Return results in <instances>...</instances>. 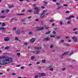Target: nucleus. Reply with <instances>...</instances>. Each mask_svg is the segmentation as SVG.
<instances>
[{
  "mask_svg": "<svg viewBox=\"0 0 78 78\" xmlns=\"http://www.w3.org/2000/svg\"><path fill=\"white\" fill-rule=\"evenodd\" d=\"M50 31H49L48 32H46L45 33V34H50Z\"/></svg>",
  "mask_w": 78,
  "mask_h": 78,
  "instance_id": "nucleus-20",
  "label": "nucleus"
},
{
  "mask_svg": "<svg viewBox=\"0 0 78 78\" xmlns=\"http://www.w3.org/2000/svg\"><path fill=\"white\" fill-rule=\"evenodd\" d=\"M59 23L60 25H62V21H60L59 22Z\"/></svg>",
  "mask_w": 78,
  "mask_h": 78,
  "instance_id": "nucleus-27",
  "label": "nucleus"
},
{
  "mask_svg": "<svg viewBox=\"0 0 78 78\" xmlns=\"http://www.w3.org/2000/svg\"><path fill=\"white\" fill-rule=\"evenodd\" d=\"M5 16H0V18H1V19H2V18H5Z\"/></svg>",
  "mask_w": 78,
  "mask_h": 78,
  "instance_id": "nucleus-38",
  "label": "nucleus"
},
{
  "mask_svg": "<svg viewBox=\"0 0 78 78\" xmlns=\"http://www.w3.org/2000/svg\"><path fill=\"white\" fill-rule=\"evenodd\" d=\"M16 34H20V31L19 30H17L16 31Z\"/></svg>",
  "mask_w": 78,
  "mask_h": 78,
  "instance_id": "nucleus-16",
  "label": "nucleus"
},
{
  "mask_svg": "<svg viewBox=\"0 0 78 78\" xmlns=\"http://www.w3.org/2000/svg\"><path fill=\"white\" fill-rule=\"evenodd\" d=\"M52 33L53 34H56V32L55 31H53V32H52Z\"/></svg>",
  "mask_w": 78,
  "mask_h": 78,
  "instance_id": "nucleus-49",
  "label": "nucleus"
},
{
  "mask_svg": "<svg viewBox=\"0 0 78 78\" xmlns=\"http://www.w3.org/2000/svg\"><path fill=\"white\" fill-rule=\"evenodd\" d=\"M41 8H42V9H44V8H45V7L42 6L41 7Z\"/></svg>",
  "mask_w": 78,
  "mask_h": 78,
  "instance_id": "nucleus-59",
  "label": "nucleus"
},
{
  "mask_svg": "<svg viewBox=\"0 0 78 78\" xmlns=\"http://www.w3.org/2000/svg\"><path fill=\"white\" fill-rule=\"evenodd\" d=\"M47 10H45L44 11H43V13L41 14L40 16V19H42L44 16H45V14L47 12Z\"/></svg>",
  "mask_w": 78,
  "mask_h": 78,
  "instance_id": "nucleus-2",
  "label": "nucleus"
},
{
  "mask_svg": "<svg viewBox=\"0 0 78 78\" xmlns=\"http://www.w3.org/2000/svg\"><path fill=\"white\" fill-rule=\"evenodd\" d=\"M77 30V28H74L73 30V31H75V30Z\"/></svg>",
  "mask_w": 78,
  "mask_h": 78,
  "instance_id": "nucleus-31",
  "label": "nucleus"
},
{
  "mask_svg": "<svg viewBox=\"0 0 78 78\" xmlns=\"http://www.w3.org/2000/svg\"><path fill=\"white\" fill-rule=\"evenodd\" d=\"M65 45L66 46H69L70 45L69 44H65Z\"/></svg>",
  "mask_w": 78,
  "mask_h": 78,
  "instance_id": "nucleus-48",
  "label": "nucleus"
},
{
  "mask_svg": "<svg viewBox=\"0 0 78 78\" xmlns=\"http://www.w3.org/2000/svg\"><path fill=\"white\" fill-rule=\"evenodd\" d=\"M27 44H27V43H24V45H27Z\"/></svg>",
  "mask_w": 78,
  "mask_h": 78,
  "instance_id": "nucleus-60",
  "label": "nucleus"
},
{
  "mask_svg": "<svg viewBox=\"0 0 78 78\" xmlns=\"http://www.w3.org/2000/svg\"><path fill=\"white\" fill-rule=\"evenodd\" d=\"M72 39H73L74 42H77V38L76 37H73Z\"/></svg>",
  "mask_w": 78,
  "mask_h": 78,
  "instance_id": "nucleus-6",
  "label": "nucleus"
},
{
  "mask_svg": "<svg viewBox=\"0 0 78 78\" xmlns=\"http://www.w3.org/2000/svg\"><path fill=\"white\" fill-rule=\"evenodd\" d=\"M21 69H24V67L23 66H22L21 67Z\"/></svg>",
  "mask_w": 78,
  "mask_h": 78,
  "instance_id": "nucleus-53",
  "label": "nucleus"
},
{
  "mask_svg": "<svg viewBox=\"0 0 78 78\" xmlns=\"http://www.w3.org/2000/svg\"><path fill=\"white\" fill-rule=\"evenodd\" d=\"M68 41L69 42H71V40H68Z\"/></svg>",
  "mask_w": 78,
  "mask_h": 78,
  "instance_id": "nucleus-62",
  "label": "nucleus"
},
{
  "mask_svg": "<svg viewBox=\"0 0 78 78\" xmlns=\"http://www.w3.org/2000/svg\"><path fill=\"white\" fill-rule=\"evenodd\" d=\"M69 12H69V11H66V14H68V13H69Z\"/></svg>",
  "mask_w": 78,
  "mask_h": 78,
  "instance_id": "nucleus-44",
  "label": "nucleus"
},
{
  "mask_svg": "<svg viewBox=\"0 0 78 78\" xmlns=\"http://www.w3.org/2000/svg\"><path fill=\"white\" fill-rule=\"evenodd\" d=\"M17 15L18 16H25V14H18Z\"/></svg>",
  "mask_w": 78,
  "mask_h": 78,
  "instance_id": "nucleus-21",
  "label": "nucleus"
},
{
  "mask_svg": "<svg viewBox=\"0 0 78 78\" xmlns=\"http://www.w3.org/2000/svg\"><path fill=\"white\" fill-rule=\"evenodd\" d=\"M73 53V51H72L71 53L69 54V56H71V55H72Z\"/></svg>",
  "mask_w": 78,
  "mask_h": 78,
  "instance_id": "nucleus-35",
  "label": "nucleus"
},
{
  "mask_svg": "<svg viewBox=\"0 0 78 78\" xmlns=\"http://www.w3.org/2000/svg\"><path fill=\"white\" fill-rule=\"evenodd\" d=\"M4 41H9V37H6L4 39Z\"/></svg>",
  "mask_w": 78,
  "mask_h": 78,
  "instance_id": "nucleus-7",
  "label": "nucleus"
},
{
  "mask_svg": "<svg viewBox=\"0 0 78 78\" xmlns=\"http://www.w3.org/2000/svg\"><path fill=\"white\" fill-rule=\"evenodd\" d=\"M13 30H16V28L13 27Z\"/></svg>",
  "mask_w": 78,
  "mask_h": 78,
  "instance_id": "nucleus-57",
  "label": "nucleus"
},
{
  "mask_svg": "<svg viewBox=\"0 0 78 78\" xmlns=\"http://www.w3.org/2000/svg\"><path fill=\"white\" fill-rule=\"evenodd\" d=\"M56 39H59L60 38V37L58 36H57V37H56Z\"/></svg>",
  "mask_w": 78,
  "mask_h": 78,
  "instance_id": "nucleus-32",
  "label": "nucleus"
},
{
  "mask_svg": "<svg viewBox=\"0 0 78 78\" xmlns=\"http://www.w3.org/2000/svg\"><path fill=\"white\" fill-rule=\"evenodd\" d=\"M67 23L68 24H70V23H71L70 21H67Z\"/></svg>",
  "mask_w": 78,
  "mask_h": 78,
  "instance_id": "nucleus-33",
  "label": "nucleus"
},
{
  "mask_svg": "<svg viewBox=\"0 0 78 78\" xmlns=\"http://www.w3.org/2000/svg\"><path fill=\"white\" fill-rule=\"evenodd\" d=\"M3 13H5V10H2L1 12V14H3Z\"/></svg>",
  "mask_w": 78,
  "mask_h": 78,
  "instance_id": "nucleus-36",
  "label": "nucleus"
},
{
  "mask_svg": "<svg viewBox=\"0 0 78 78\" xmlns=\"http://www.w3.org/2000/svg\"><path fill=\"white\" fill-rule=\"evenodd\" d=\"M74 34H78V32H74Z\"/></svg>",
  "mask_w": 78,
  "mask_h": 78,
  "instance_id": "nucleus-51",
  "label": "nucleus"
},
{
  "mask_svg": "<svg viewBox=\"0 0 78 78\" xmlns=\"http://www.w3.org/2000/svg\"><path fill=\"white\" fill-rule=\"evenodd\" d=\"M17 55L18 56H19L20 55V53L19 52L17 53Z\"/></svg>",
  "mask_w": 78,
  "mask_h": 78,
  "instance_id": "nucleus-40",
  "label": "nucleus"
},
{
  "mask_svg": "<svg viewBox=\"0 0 78 78\" xmlns=\"http://www.w3.org/2000/svg\"><path fill=\"white\" fill-rule=\"evenodd\" d=\"M35 78H38V76L36 75V76H35Z\"/></svg>",
  "mask_w": 78,
  "mask_h": 78,
  "instance_id": "nucleus-46",
  "label": "nucleus"
},
{
  "mask_svg": "<svg viewBox=\"0 0 78 78\" xmlns=\"http://www.w3.org/2000/svg\"><path fill=\"white\" fill-rule=\"evenodd\" d=\"M12 75H16V73H12Z\"/></svg>",
  "mask_w": 78,
  "mask_h": 78,
  "instance_id": "nucleus-54",
  "label": "nucleus"
},
{
  "mask_svg": "<svg viewBox=\"0 0 78 78\" xmlns=\"http://www.w3.org/2000/svg\"><path fill=\"white\" fill-rule=\"evenodd\" d=\"M53 46L51 45L50 46V48H53Z\"/></svg>",
  "mask_w": 78,
  "mask_h": 78,
  "instance_id": "nucleus-58",
  "label": "nucleus"
},
{
  "mask_svg": "<svg viewBox=\"0 0 78 78\" xmlns=\"http://www.w3.org/2000/svg\"><path fill=\"white\" fill-rule=\"evenodd\" d=\"M33 6L36 7V4H34L33 5Z\"/></svg>",
  "mask_w": 78,
  "mask_h": 78,
  "instance_id": "nucleus-61",
  "label": "nucleus"
},
{
  "mask_svg": "<svg viewBox=\"0 0 78 78\" xmlns=\"http://www.w3.org/2000/svg\"><path fill=\"white\" fill-rule=\"evenodd\" d=\"M63 6H67L68 5L67 4H63Z\"/></svg>",
  "mask_w": 78,
  "mask_h": 78,
  "instance_id": "nucleus-47",
  "label": "nucleus"
},
{
  "mask_svg": "<svg viewBox=\"0 0 78 78\" xmlns=\"http://www.w3.org/2000/svg\"><path fill=\"white\" fill-rule=\"evenodd\" d=\"M21 21L22 22H25V20H22Z\"/></svg>",
  "mask_w": 78,
  "mask_h": 78,
  "instance_id": "nucleus-45",
  "label": "nucleus"
},
{
  "mask_svg": "<svg viewBox=\"0 0 78 78\" xmlns=\"http://www.w3.org/2000/svg\"><path fill=\"white\" fill-rule=\"evenodd\" d=\"M34 58H35V57H34V56H33L31 57L30 59L32 60H33V59H34Z\"/></svg>",
  "mask_w": 78,
  "mask_h": 78,
  "instance_id": "nucleus-19",
  "label": "nucleus"
},
{
  "mask_svg": "<svg viewBox=\"0 0 78 78\" xmlns=\"http://www.w3.org/2000/svg\"><path fill=\"white\" fill-rule=\"evenodd\" d=\"M43 40L44 41H50V38L48 37L44 38L43 39Z\"/></svg>",
  "mask_w": 78,
  "mask_h": 78,
  "instance_id": "nucleus-10",
  "label": "nucleus"
},
{
  "mask_svg": "<svg viewBox=\"0 0 78 78\" xmlns=\"http://www.w3.org/2000/svg\"><path fill=\"white\" fill-rule=\"evenodd\" d=\"M41 11V10H36V11L35 12H34V14H39V12Z\"/></svg>",
  "mask_w": 78,
  "mask_h": 78,
  "instance_id": "nucleus-3",
  "label": "nucleus"
},
{
  "mask_svg": "<svg viewBox=\"0 0 78 78\" xmlns=\"http://www.w3.org/2000/svg\"><path fill=\"white\" fill-rule=\"evenodd\" d=\"M44 28H45L47 30H48V29H49V27H48L45 25H44Z\"/></svg>",
  "mask_w": 78,
  "mask_h": 78,
  "instance_id": "nucleus-17",
  "label": "nucleus"
},
{
  "mask_svg": "<svg viewBox=\"0 0 78 78\" xmlns=\"http://www.w3.org/2000/svg\"><path fill=\"white\" fill-rule=\"evenodd\" d=\"M49 70L50 71H52L53 70V68H51L50 69H49Z\"/></svg>",
  "mask_w": 78,
  "mask_h": 78,
  "instance_id": "nucleus-34",
  "label": "nucleus"
},
{
  "mask_svg": "<svg viewBox=\"0 0 78 78\" xmlns=\"http://www.w3.org/2000/svg\"><path fill=\"white\" fill-rule=\"evenodd\" d=\"M28 34L29 35H32V34H33V33L31 32H29Z\"/></svg>",
  "mask_w": 78,
  "mask_h": 78,
  "instance_id": "nucleus-18",
  "label": "nucleus"
},
{
  "mask_svg": "<svg viewBox=\"0 0 78 78\" xmlns=\"http://www.w3.org/2000/svg\"><path fill=\"white\" fill-rule=\"evenodd\" d=\"M6 25L5 24V23H2V27H5V26H6Z\"/></svg>",
  "mask_w": 78,
  "mask_h": 78,
  "instance_id": "nucleus-14",
  "label": "nucleus"
},
{
  "mask_svg": "<svg viewBox=\"0 0 78 78\" xmlns=\"http://www.w3.org/2000/svg\"><path fill=\"white\" fill-rule=\"evenodd\" d=\"M40 52V51H33V53H34V54H38V53H39Z\"/></svg>",
  "mask_w": 78,
  "mask_h": 78,
  "instance_id": "nucleus-9",
  "label": "nucleus"
},
{
  "mask_svg": "<svg viewBox=\"0 0 78 78\" xmlns=\"http://www.w3.org/2000/svg\"><path fill=\"white\" fill-rule=\"evenodd\" d=\"M44 29V27H38L37 28V30L38 31H40L41 30H43Z\"/></svg>",
  "mask_w": 78,
  "mask_h": 78,
  "instance_id": "nucleus-4",
  "label": "nucleus"
},
{
  "mask_svg": "<svg viewBox=\"0 0 78 78\" xmlns=\"http://www.w3.org/2000/svg\"><path fill=\"white\" fill-rule=\"evenodd\" d=\"M61 42L62 43H63V42H64V40H61Z\"/></svg>",
  "mask_w": 78,
  "mask_h": 78,
  "instance_id": "nucleus-29",
  "label": "nucleus"
},
{
  "mask_svg": "<svg viewBox=\"0 0 78 78\" xmlns=\"http://www.w3.org/2000/svg\"><path fill=\"white\" fill-rule=\"evenodd\" d=\"M66 70V68H62V71H64L65 70Z\"/></svg>",
  "mask_w": 78,
  "mask_h": 78,
  "instance_id": "nucleus-25",
  "label": "nucleus"
},
{
  "mask_svg": "<svg viewBox=\"0 0 78 78\" xmlns=\"http://www.w3.org/2000/svg\"><path fill=\"white\" fill-rule=\"evenodd\" d=\"M37 22V21H38L39 20V19H36L35 20Z\"/></svg>",
  "mask_w": 78,
  "mask_h": 78,
  "instance_id": "nucleus-64",
  "label": "nucleus"
},
{
  "mask_svg": "<svg viewBox=\"0 0 78 78\" xmlns=\"http://www.w3.org/2000/svg\"><path fill=\"white\" fill-rule=\"evenodd\" d=\"M45 62H46V61L44 60H42V62L43 63H45Z\"/></svg>",
  "mask_w": 78,
  "mask_h": 78,
  "instance_id": "nucleus-39",
  "label": "nucleus"
},
{
  "mask_svg": "<svg viewBox=\"0 0 78 78\" xmlns=\"http://www.w3.org/2000/svg\"><path fill=\"white\" fill-rule=\"evenodd\" d=\"M53 30H57V28H54Z\"/></svg>",
  "mask_w": 78,
  "mask_h": 78,
  "instance_id": "nucleus-63",
  "label": "nucleus"
},
{
  "mask_svg": "<svg viewBox=\"0 0 78 78\" xmlns=\"http://www.w3.org/2000/svg\"><path fill=\"white\" fill-rule=\"evenodd\" d=\"M51 37H55V36L54 35H51L50 36Z\"/></svg>",
  "mask_w": 78,
  "mask_h": 78,
  "instance_id": "nucleus-50",
  "label": "nucleus"
},
{
  "mask_svg": "<svg viewBox=\"0 0 78 78\" xmlns=\"http://www.w3.org/2000/svg\"><path fill=\"white\" fill-rule=\"evenodd\" d=\"M63 7L62 6H60L59 7L57 8V9H60V8H62Z\"/></svg>",
  "mask_w": 78,
  "mask_h": 78,
  "instance_id": "nucleus-30",
  "label": "nucleus"
},
{
  "mask_svg": "<svg viewBox=\"0 0 78 78\" xmlns=\"http://www.w3.org/2000/svg\"><path fill=\"white\" fill-rule=\"evenodd\" d=\"M0 30H2V32H5L6 30V28L5 27H1L0 28Z\"/></svg>",
  "mask_w": 78,
  "mask_h": 78,
  "instance_id": "nucleus-5",
  "label": "nucleus"
},
{
  "mask_svg": "<svg viewBox=\"0 0 78 78\" xmlns=\"http://www.w3.org/2000/svg\"><path fill=\"white\" fill-rule=\"evenodd\" d=\"M9 48V46L7 47H5V50H8Z\"/></svg>",
  "mask_w": 78,
  "mask_h": 78,
  "instance_id": "nucleus-22",
  "label": "nucleus"
},
{
  "mask_svg": "<svg viewBox=\"0 0 78 78\" xmlns=\"http://www.w3.org/2000/svg\"><path fill=\"white\" fill-rule=\"evenodd\" d=\"M35 41V39L34 38H32L30 40V42L31 43H34V42Z\"/></svg>",
  "mask_w": 78,
  "mask_h": 78,
  "instance_id": "nucleus-12",
  "label": "nucleus"
},
{
  "mask_svg": "<svg viewBox=\"0 0 78 78\" xmlns=\"http://www.w3.org/2000/svg\"><path fill=\"white\" fill-rule=\"evenodd\" d=\"M68 52H66L64 53L63 54H62V56H64L65 55H67V54H68Z\"/></svg>",
  "mask_w": 78,
  "mask_h": 78,
  "instance_id": "nucleus-13",
  "label": "nucleus"
},
{
  "mask_svg": "<svg viewBox=\"0 0 78 78\" xmlns=\"http://www.w3.org/2000/svg\"><path fill=\"white\" fill-rule=\"evenodd\" d=\"M12 62V59L8 57L3 56L0 57V64L5 65Z\"/></svg>",
  "mask_w": 78,
  "mask_h": 78,
  "instance_id": "nucleus-1",
  "label": "nucleus"
},
{
  "mask_svg": "<svg viewBox=\"0 0 78 78\" xmlns=\"http://www.w3.org/2000/svg\"><path fill=\"white\" fill-rule=\"evenodd\" d=\"M66 39H70V37L67 36L65 37Z\"/></svg>",
  "mask_w": 78,
  "mask_h": 78,
  "instance_id": "nucleus-42",
  "label": "nucleus"
},
{
  "mask_svg": "<svg viewBox=\"0 0 78 78\" xmlns=\"http://www.w3.org/2000/svg\"><path fill=\"white\" fill-rule=\"evenodd\" d=\"M37 64H40V62H36Z\"/></svg>",
  "mask_w": 78,
  "mask_h": 78,
  "instance_id": "nucleus-55",
  "label": "nucleus"
},
{
  "mask_svg": "<svg viewBox=\"0 0 78 78\" xmlns=\"http://www.w3.org/2000/svg\"><path fill=\"white\" fill-rule=\"evenodd\" d=\"M53 22V20H50V22Z\"/></svg>",
  "mask_w": 78,
  "mask_h": 78,
  "instance_id": "nucleus-56",
  "label": "nucleus"
},
{
  "mask_svg": "<svg viewBox=\"0 0 78 78\" xmlns=\"http://www.w3.org/2000/svg\"><path fill=\"white\" fill-rule=\"evenodd\" d=\"M34 49H36V50H39L40 49H41L42 48L41 47H34Z\"/></svg>",
  "mask_w": 78,
  "mask_h": 78,
  "instance_id": "nucleus-11",
  "label": "nucleus"
},
{
  "mask_svg": "<svg viewBox=\"0 0 78 78\" xmlns=\"http://www.w3.org/2000/svg\"><path fill=\"white\" fill-rule=\"evenodd\" d=\"M34 10H40V9H39L38 8V7H34Z\"/></svg>",
  "mask_w": 78,
  "mask_h": 78,
  "instance_id": "nucleus-15",
  "label": "nucleus"
},
{
  "mask_svg": "<svg viewBox=\"0 0 78 78\" xmlns=\"http://www.w3.org/2000/svg\"><path fill=\"white\" fill-rule=\"evenodd\" d=\"M15 40H16V41H18V37H16L15 38Z\"/></svg>",
  "mask_w": 78,
  "mask_h": 78,
  "instance_id": "nucleus-37",
  "label": "nucleus"
},
{
  "mask_svg": "<svg viewBox=\"0 0 78 78\" xmlns=\"http://www.w3.org/2000/svg\"><path fill=\"white\" fill-rule=\"evenodd\" d=\"M14 7V6H11V5H10L9 6V8H13Z\"/></svg>",
  "mask_w": 78,
  "mask_h": 78,
  "instance_id": "nucleus-41",
  "label": "nucleus"
},
{
  "mask_svg": "<svg viewBox=\"0 0 78 78\" xmlns=\"http://www.w3.org/2000/svg\"><path fill=\"white\" fill-rule=\"evenodd\" d=\"M66 19L67 20H70L71 19V18H70V16H69V17L67 18Z\"/></svg>",
  "mask_w": 78,
  "mask_h": 78,
  "instance_id": "nucleus-28",
  "label": "nucleus"
},
{
  "mask_svg": "<svg viewBox=\"0 0 78 78\" xmlns=\"http://www.w3.org/2000/svg\"><path fill=\"white\" fill-rule=\"evenodd\" d=\"M16 67H20V65H17Z\"/></svg>",
  "mask_w": 78,
  "mask_h": 78,
  "instance_id": "nucleus-52",
  "label": "nucleus"
},
{
  "mask_svg": "<svg viewBox=\"0 0 78 78\" xmlns=\"http://www.w3.org/2000/svg\"><path fill=\"white\" fill-rule=\"evenodd\" d=\"M6 12H7L8 13L9 12V10L7 9V10H6Z\"/></svg>",
  "mask_w": 78,
  "mask_h": 78,
  "instance_id": "nucleus-43",
  "label": "nucleus"
},
{
  "mask_svg": "<svg viewBox=\"0 0 78 78\" xmlns=\"http://www.w3.org/2000/svg\"><path fill=\"white\" fill-rule=\"evenodd\" d=\"M69 17L71 19V18H73L74 17V16L73 15H70L69 16Z\"/></svg>",
  "mask_w": 78,
  "mask_h": 78,
  "instance_id": "nucleus-26",
  "label": "nucleus"
},
{
  "mask_svg": "<svg viewBox=\"0 0 78 78\" xmlns=\"http://www.w3.org/2000/svg\"><path fill=\"white\" fill-rule=\"evenodd\" d=\"M27 12H32V10H27Z\"/></svg>",
  "mask_w": 78,
  "mask_h": 78,
  "instance_id": "nucleus-24",
  "label": "nucleus"
},
{
  "mask_svg": "<svg viewBox=\"0 0 78 78\" xmlns=\"http://www.w3.org/2000/svg\"><path fill=\"white\" fill-rule=\"evenodd\" d=\"M56 4L57 6H60L61 5V4L58 2L56 3Z\"/></svg>",
  "mask_w": 78,
  "mask_h": 78,
  "instance_id": "nucleus-23",
  "label": "nucleus"
},
{
  "mask_svg": "<svg viewBox=\"0 0 78 78\" xmlns=\"http://www.w3.org/2000/svg\"><path fill=\"white\" fill-rule=\"evenodd\" d=\"M39 75H40V76H46V75L44 74V73H39Z\"/></svg>",
  "mask_w": 78,
  "mask_h": 78,
  "instance_id": "nucleus-8",
  "label": "nucleus"
}]
</instances>
